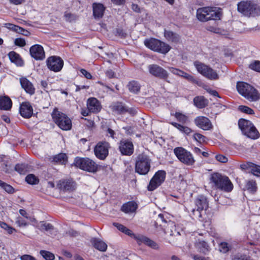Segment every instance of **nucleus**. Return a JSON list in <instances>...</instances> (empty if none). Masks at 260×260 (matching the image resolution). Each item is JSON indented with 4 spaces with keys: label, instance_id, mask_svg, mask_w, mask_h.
I'll return each instance as SVG.
<instances>
[{
    "label": "nucleus",
    "instance_id": "obj_1",
    "mask_svg": "<svg viewBox=\"0 0 260 260\" xmlns=\"http://www.w3.org/2000/svg\"><path fill=\"white\" fill-rule=\"evenodd\" d=\"M209 183L212 188L226 192L233 189V184L228 177L219 173H213L210 175Z\"/></svg>",
    "mask_w": 260,
    "mask_h": 260
},
{
    "label": "nucleus",
    "instance_id": "obj_2",
    "mask_svg": "<svg viewBox=\"0 0 260 260\" xmlns=\"http://www.w3.org/2000/svg\"><path fill=\"white\" fill-rule=\"evenodd\" d=\"M237 10L245 17L260 15V6L251 0L242 1L237 4Z\"/></svg>",
    "mask_w": 260,
    "mask_h": 260
},
{
    "label": "nucleus",
    "instance_id": "obj_3",
    "mask_svg": "<svg viewBox=\"0 0 260 260\" xmlns=\"http://www.w3.org/2000/svg\"><path fill=\"white\" fill-rule=\"evenodd\" d=\"M74 165L81 170L92 173L97 172L100 168L95 161L88 157H76Z\"/></svg>",
    "mask_w": 260,
    "mask_h": 260
},
{
    "label": "nucleus",
    "instance_id": "obj_4",
    "mask_svg": "<svg viewBox=\"0 0 260 260\" xmlns=\"http://www.w3.org/2000/svg\"><path fill=\"white\" fill-rule=\"evenodd\" d=\"M221 13L216 7H203L197 10V17L201 21L220 19Z\"/></svg>",
    "mask_w": 260,
    "mask_h": 260
},
{
    "label": "nucleus",
    "instance_id": "obj_5",
    "mask_svg": "<svg viewBox=\"0 0 260 260\" xmlns=\"http://www.w3.org/2000/svg\"><path fill=\"white\" fill-rule=\"evenodd\" d=\"M237 89L238 92L250 101H256L259 99V94L256 89L245 82H238Z\"/></svg>",
    "mask_w": 260,
    "mask_h": 260
},
{
    "label": "nucleus",
    "instance_id": "obj_6",
    "mask_svg": "<svg viewBox=\"0 0 260 260\" xmlns=\"http://www.w3.org/2000/svg\"><path fill=\"white\" fill-rule=\"evenodd\" d=\"M144 43L149 49L163 54H166L171 49L169 44L153 38L145 39Z\"/></svg>",
    "mask_w": 260,
    "mask_h": 260
},
{
    "label": "nucleus",
    "instance_id": "obj_7",
    "mask_svg": "<svg viewBox=\"0 0 260 260\" xmlns=\"http://www.w3.org/2000/svg\"><path fill=\"white\" fill-rule=\"evenodd\" d=\"M151 159L144 153L139 154L136 160L135 171L140 175H146L150 169Z\"/></svg>",
    "mask_w": 260,
    "mask_h": 260
},
{
    "label": "nucleus",
    "instance_id": "obj_8",
    "mask_svg": "<svg viewBox=\"0 0 260 260\" xmlns=\"http://www.w3.org/2000/svg\"><path fill=\"white\" fill-rule=\"evenodd\" d=\"M196 208L191 211V215L193 218L200 220L203 219L202 211H206L209 207V202L207 198L203 195H199L194 200Z\"/></svg>",
    "mask_w": 260,
    "mask_h": 260
},
{
    "label": "nucleus",
    "instance_id": "obj_9",
    "mask_svg": "<svg viewBox=\"0 0 260 260\" xmlns=\"http://www.w3.org/2000/svg\"><path fill=\"white\" fill-rule=\"evenodd\" d=\"M52 116L54 122L62 130L69 131L72 128L71 120L66 114L57 110H54Z\"/></svg>",
    "mask_w": 260,
    "mask_h": 260
},
{
    "label": "nucleus",
    "instance_id": "obj_10",
    "mask_svg": "<svg viewBox=\"0 0 260 260\" xmlns=\"http://www.w3.org/2000/svg\"><path fill=\"white\" fill-rule=\"evenodd\" d=\"M110 148V144L108 142L105 140L99 141L93 148L94 154L99 159L104 160L109 155Z\"/></svg>",
    "mask_w": 260,
    "mask_h": 260
},
{
    "label": "nucleus",
    "instance_id": "obj_11",
    "mask_svg": "<svg viewBox=\"0 0 260 260\" xmlns=\"http://www.w3.org/2000/svg\"><path fill=\"white\" fill-rule=\"evenodd\" d=\"M174 153L177 158L186 165L192 166L195 162L192 154L182 147L175 148L174 149Z\"/></svg>",
    "mask_w": 260,
    "mask_h": 260
},
{
    "label": "nucleus",
    "instance_id": "obj_12",
    "mask_svg": "<svg viewBox=\"0 0 260 260\" xmlns=\"http://www.w3.org/2000/svg\"><path fill=\"white\" fill-rule=\"evenodd\" d=\"M110 108L112 112L115 114L122 115L128 113L131 116H134L137 113V110L134 108H128L124 103L120 102L113 103Z\"/></svg>",
    "mask_w": 260,
    "mask_h": 260
},
{
    "label": "nucleus",
    "instance_id": "obj_13",
    "mask_svg": "<svg viewBox=\"0 0 260 260\" xmlns=\"http://www.w3.org/2000/svg\"><path fill=\"white\" fill-rule=\"evenodd\" d=\"M166 173L164 170H159L155 173L147 186L149 191H153L164 182Z\"/></svg>",
    "mask_w": 260,
    "mask_h": 260
},
{
    "label": "nucleus",
    "instance_id": "obj_14",
    "mask_svg": "<svg viewBox=\"0 0 260 260\" xmlns=\"http://www.w3.org/2000/svg\"><path fill=\"white\" fill-rule=\"evenodd\" d=\"M64 64L63 59L58 56H51L46 59V65L49 70L58 72L60 71Z\"/></svg>",
    "mask_w": 260,
    "mask_h": 260
},
{
    "label": "nucleus",
    "instance_id": "obj_15",
    "mask_svg": "<svg viewBox=\"0 0 260 260\" xmlns=\"http://www.w3.org/2000/svg\"><path fill=\"white\" fill-rule=\"evenodd\" d=\"M149 73L153 76L169 82L168 72L163 68L156 64H150L148 67Z\"/></svg>",
    "mask_w": 260,
    "mask_h": 260
},
{
    "label": "nucleus",
    "instance_id": "obj_16",
    "mask_svg": "<svg viewBox=\"0 0 260 260\" xmlns=\"http://www.w3.org/2000/svg\"><path fill=\"white\" fill-rule=\"evenodd\" d=\"M118 149L122 155L131 156L134 152V146L131 140L122 139L118 144Z\"/></svg>",
    "mask_w": 260,
    "mask_h": 260
},
{
    "label": "nucleus",
    "instance_id": "obj_17",
    "mask_svg": "<svg viewBox=\"0 0 260 260\" xmlns=\"http://www.w3.org/2000/svg\"><path fill=\"white\" fill-rule=\"evenodd\" d=\"M194 122L197 126L204 131L211 130L213 128L211 120L205 116L197 117L194 120Z\"/></svg>",
    "mask_w": 260,
    "mask_h": 260
},
{
    "label": "nucleus",
    "instance_id": "obj_18",
    "mask_svg": "<svg viewBox=\"0 0 260 260\" xmlns=\"http://www.w3.org/2000/svg\"><path fill=\"white\" fill-rule=\"evenodd\" d=\"M31 56L36 60H43L45 57L43 47L39 44L32 46L29 49Z\"/></svg>",
    "mask_w": 260,
    "mask_h": 260
},
{
    "label": "nucleus",
    "instance_id": "obj_19",
    "mask_svg": "<svg viewBox=\"0 0 260 260\" xmlns=\"http://www.w3.org/2000/svg\"><path fill=\"white\" fill-rule=\"evenodd\" d=\"M57 188L63 192L72 191L75 189V183L69 179H61L57 184Z\"/></svg>",
    "mask_w": 260,
    "mask_h": 260
},
{
    "label": "nucleus",
    "instance_id": "obj_20",
    "mask_svg": "<svg viewBox=\"0 0 260 260\" xmlns=\"http://www.w3.org/2000/svg\"><path fill=\"white\" fill-rule=\"evenodd\" d=\"M137 242L139 245L144 243L147 246L153 249H159V246L156 242L145 236L139 235V237L137 238Z\"/></svg>",
    "mask_w": 260,
    "mask_h": 260
},
{
    "label": "nucleus",
    "instance_id": "obj_21",
    "mask_svg": "<svg viewBox=\"0 0 260 260\" xmlns=\"http://www.w3.org/2000/svg\"><path fill=\"white\" fill-rule=\"evenodd\" d=\"M21 115L25 118H30L33 114L32 107L28 102H23L19 108Z\"/></svg>",
    "mask_w": 260,
    "mask_h": 260
},
{
    "label": "nucleus",
    "instance_id": "obj_22",
    "mask_svg": "<svg viewBox=\"0 0 260 260\" xmlns=\"http://www.w3.org/2000/svg\"><path fill=\"white\" fill-rule=\"evenodd\" d=\"M93 16L95 19H100L104 16L106 7L103 4L98 3L92 4Z\"/></svg>",
    "mask_w": 260,
    "mask_h": 260
},
{
    "label": "nucleus",
    "instance_id": "obj_23",
    "mask_svg": "<svg viewBox=\"0 0 260 260\" xmlns=\"http://www.w3.org/2000/svg\"><path fill=\"white\" fill-rule=\"evenodd\" d=\"M87 109L92 113H98L101 109L100 102L95 98H90L87 102Z\"/></svg>",
    "mask_w": 260,
    "mask_h": 260
},
{
    "label": "nucleus",
    "instance_id": "obj_24",
    "mask_svg": "<svg viewBox=\"0 0 260 260\" xmlns=\"http://www.w3.org/2000/svg\"><path fill=\"white\" fill-rule=\"evenodd\" d=\"M20 82L22 88L25 92L30 95H32L35 92V88L33 84L26 78L21 77L20 78Z\"/></svg>",
    "mask_w": 260,
    "mask_h": 260
},
{
    "label": "nucleus",
    "instance_id": "obj_25",
    "mask_svg": "<svg viewBox=\"0 0 260 260\" xmlns=\"http://www.w3.org/2000/svg\"><path fill=\"white\" fill-rule=\"evenodd\" d=\"M12 106V101L8 96H0V109L9 111Z\"/></svg>",
    "mask_w": 260,
    "mask_h": 260
},
{
    "label": "nucleus",
    "instance_id": "obj_26",
    "mask_svg": "<svg viewBox=\"0 0 260 260\" xmlns=\"http://www.w3.org/2000/svg\"><path fill=\"white\" fill-rule=\"evenodd\" d=\"M164 36L165 38L169 42H171L174 43H178L180 40V36L171 30H165Z\"/></svg>",
    "mask_w": 260,
    "mask_h": 260
},
{
    "label": "nucleus",
    "instance_id": "obj_27",
    "mask_svg": "<svg viewBox=\"0 0 260 260\" xmlns=\"http://www.w3.org/2000/svg\"><path fill=\"white\" fill-rule=\"evenodd\" d=\"M196 248L201 253L207 254L210 251V247L208 244L204 241H199L194 244Z\"/></svg>",
    "mask_w": 260,
    "mask_h": 260
},
{
    "label": "nucleus",
    "instance_id": "obj_28",
    "mask_svg": "<svg viewBox=\"0 0 260 260\" xmlns=\"http://www.w3.org/2000/svg\"><path fill=\"white\" fill-rule=\"evenodd\" d=\"M8 56L12 62L14 63L18 67L24 65V61L19 54L14 51H11L8 54Z\"/></svg>",
    "mask_w": 260,
    "mask_h": 260
},
{
    "label": "nucleus",
    "instance_id": "obj_29",
    "mask_svg": "<svg viewBox=\"0 0 260 260\" xmlns=\"http://www.w3.org/2000/svg\"><path fill=\"white\" fill-rule=\"evenodd\" d=\"M194 105L199 109H203L208 105V100L203 96H197L193 99Z\"/></svg>",
    "mask_w": 260,
    "mask_h": 260
},
{
    "label": "nucleus",
    "instance_id": "obj_30",
    "mask_svg": "<svg viewBox=\"0 0 260 260\" xmlns=\"http://www.w3.org/2000/svg\"><path fill=\"white\" fill-rule=\"evenodd\" d=\"M93 247L101 251H105L107 248V245L103 241L97 239L92 238L90 241Z\"/></svg>",
    "mask_w": 260,
    "mask_h": 260
},
{
    "label": "nucleus",
    "instance_id": "obj_31",
    "mask_svg": "<svg viewBox=\"0 0 260 260\" xmlns=\"http://www.w3.org/2000/svg\"><path fill=\"white\" fill-rule=\"evenodd\" d=\"M137 204L134 202H128L124 204L121 207V211L126 213H132L137 209Z\"/></svg>",
    "mask_w": 260,
    "mask_h": 260
},
{
    "label": "nucleus",
    "instance_id": "obj_32",
    "mask_svg": "<svg viewBox=\"0 0 260 260\" xmlns=\"http://www.w3.org/2000/svg\"><path fill=\"white\" fill-rule=\"evenodd\" d=\"M247 129V131L244 133V135L252 139H257L259 137V134L255 127L252 124Z\"/></svg>",
    "mask_w": 260,
    "mask_h": 260
},
{
    "label": "nucleus",
    "instance_id": "obj_33",
    "mask_svg": "<svg viewBox=\"0 0 260 260\" xmlns=\"http://www.w3.org/2000/svg\"><path fill=\"white\" fill-rule=\"evenodd\" d=\"M52 161L59 165H66L68 162V156L66 153H60L54 155Z\"/></svg>",
    "mask_w": 260,
    "mask_h": 260
},
{
    "label": "nucleus",
    "instance_id": "obj_34",
    "mask_svg": "<svg viewBox=\"0 0 260 260\" xmlns=\"http://www.w3.org/2000/svg\"><path fill=\"white\" fill-rule=\"evenodd\" d=\"M171 124L175 127L177 128L182 133H183L186 135H189L193 132V130L187 126L183 125L181 124L175 122H172L171 123Z\"/></svg>",
    "mask_w": 260,
    "mask_h": 260
},
{
    "label": "nucleus",
    "instance_id": "obj_35",
    "mask_svg": "<svg viewBox=\"0 0 260 260\" xmlns=\"http://www.w3.org/2000/svg\"><path fill=\"white\" fill-rule=\"evenodd\" d=\"M30 169V166L26 164H18L15 167V170L20 174H25Z\"/></svg>",
    "mask_w": 260,
    "mask_h": 260
},
{
    "label": "nucleus",
    "instance_id": "obj_36",
    "mask_svg": "<svg viewBox=\"0 0 260 260\" xmlns=\"http://www.w3.org/2000/svg\"><path fill=\"white\" fill-rule=\"evenodd\" d=\"M206 69H208L207 72L204 73V76L210 80H216L219 78L218 75L216 72L213 70L211 68L208 66L206 67Z\"/></svg>",
    "mask_w": 260,
    "mask_h": 260
},
{
    "label": "nucleus",
    "instance_id": "obj_37",
    "mask_svg": "<svg viewBox=\"0 0 260 260\" xmlns=\"http://www.w3.org/2000/svg\"><path fill=\"white\" fill-rule=\"evenodd\" d=\"M252 122L249 120H245L244 119H240L238 121V125L239 128L241 129L243 134L247 131V129L251 125Z\"/></svg>",
    "mask_w": 260,
    "mask_h": 260
},
{
    "label": "nucleus",
    "instance_id": "obj_38",
    "mask_svg": "<svg viewBox=\"0 0 260 260\" xmlns=\"http://www.w3.org/2000/svg\"><path fill=\"white\" fill-rule=\"evenodd\" d=\"M127 87L130 92L138 93L140 91L141 86L138 82L132 81L128 83Z\"/></svg>",
    "mask_w": 260,
    "mask_h": 260
},
{
    "label": "nucleus",
    "instance_id": "obj_39",
    "mask_svg": "<svg viewBox=\"0 0 260 260\" xmlns=\"http://www.w3.org/2000/svg\"><path fill=\"white\" fill-rule=\"evenodd\" d=\"M245 187L246 189L251 193H254L257 191V184L256 182L253 180L247 181Z\"/></svg>",
    "mask_w": 260,
    "mask_h": 260
},
{
    "label": "nucleus",
    "instance_id": "obj_40",
    "mask_svg": "<svg viewBox=\"0 0 260 260\" xmlns=\"http://www.w3.org/2000/svg\"><path fill=\"white\" fill-rule=\"evenodd\" d=\"M196 69L203 76H204V73L207 72L208 69H206V67H208V66L205 64L199 61H196L193 63Z\"/></svg>",
    "mask_w": 260,
    "mask_h": 260
},
{
    "label": "nucleus",
    "instance_id": "obj_41",
    "mask_svg": "<svg viewBox=\"0 0 260 260\" xmlns=\"http://www.w3.org/2000/svg\"><path fill=\"white\" fill-rule=\"evenodd\" d=\"M26 182L31 185L37 184L39 182V179L34 174H30L25 177Z\"/></svg>",
    "mask_w": 260,
    "mask_h": 260
},
{
    "label": "nucleus",
    "instance_id": "obj_42",
    "mask_svg": "<svg viewBox=\"0 0 260 260\" xmlns=\"http://www.w3.org/2000/svg\"><path fill=\"white\" fill-rule=\"evenodd\" d=\"M174 116L179 122L182 123H186L188 121V117L181 113L177 112L174 114Z\"/></svg>",
    "mask_w": 260,
    "mask_h": 260
},
{
    "label": "nucleus",
    "instance_id": "obj_43",
    "mask_svg": "<svg viewBox=\"0 0 260 260\" xmlns=\"http://www.w3.org/2000/svg\"><path fill=\"white\" fill-rule=\"evenodd\" d=\"M40 253L46 260H54L55 258L54 255L49 251L42 250Z\"/></svg>",
    "mask_w": 260,
    "mask_h": 260
},
{
    "label": "nucleus",
    "instance_id": "obj_44",
    "mask_svg": "<svg viewBox=\"0 0 260 260\" xmlns=\"http://www.w3.org/2000/svg\"><path fill=\"white\" fill-rule=\"evenodd\" d=\"M4 26L9 29L12 30L14 32L18 33L22 30V27L10 23H6L4 24Z\"/></svg>",
    "mask_w": 260,
    "mask_h": 260
},
{
    "label": "nucleus",
    "instance_id": "obj_45",
    "mask_svg": "<svg viewBox=\"0 0 260 260\" xmlns=\"http://www.w3.org/2000/svg\"><path fill=\"white\" fill-rule=\"evenodd\" d=\"M179 76L186 79L187 81L191 83H196L197 82V80L193 77V76L183 71H182Z\"/></svg>",
    "mask_w": 260,
    "mask_h": 260
},
{
    "label": "nucleus",
    "instance_id": "obj_46",
    "mask_svg": "<svg viewBox=\"0 0 260 260\" xmlns=\"http://www.w3.org/2000/svg\"><path fill=\"white\" fill-rule=\"evenodd\" d=\"M239 111L248 114L252 115L254 113L253 110L251 108L243 105L239 106L238 108Z\"/></svg>",
    "mask_w": 260,
    "mask_h": 260
},
{
    "label": "nucleus",
    "instance_id": "obj_47",
    "mask_svg": "<svg viewBox=\"0 0 260 260\" xmlns=\"http://www.w3.org/2000/svg\"><path fill=\"white\" fill-rule=\"evenodd\" d=\"M193 138L195 141L199 142L200 143L205 142L207 139V138L205 136L200 133H195L193 135Z\"/></svg>",
    "mask_w": 260,
    "mask_h": 260
},
{
    "label": "nucleus",
    "instance_id": "obj_48",
    "mask_svg": "<svg viewBox=\"0 0 260 260\" xmlns=\"http://www.w3.org/2000/svg\"><path fill=\"white\" fill-rule=\"evenodd\" d=\"M0 186L9 193H13L14 192V188L11 185L3 181L2 182Z\"/></svg>",
    "mask_w": 260,
    "mask_h": 260
},
{
    "label": "nucleus",
    "instance_id": "obj_49",
    "mask_svg": "<svg viewBox=\"0 0 260 260\" xmlns=\"http://www.w3.org/2000/svg\"><path fill=\"white\" fill-rule=\"evenodd\" d=\"M249 68L255 71L260 72V61H255L249 64Z\"/></svg>",
    "mask_w": 260,
    "mask_h": 260
},
{
    "label": "nucleus",
    "instance_id": "obj_50",
    "mask_svg": "<svg viewBox=\"0 0 260 260\" xmlns=\"http://www.w3.org/2000/svg\"><path fill=\"white\" fill-rule=\"evenodd\" d=\"M64 16L66 18V21L69 22H72L75 21L77 19V16L75 14H72L71 13H64Z\"/></svg>",
    "mask_w": 260,
    "mask_h": 260
},
{
    "label": "nucleus",
    "instance_id": "obj_51",
    "mask_svg": "<svg viewBox=\"0 0 260 260\" xmlns=\"http://www.w3.org/2000/svg\"><path fill=\"white\" fill-rule=\"evenodd\" d=\"M0 226L6 230L9 234H12L14 230V229L10 227L8 224H7L6 222L1 221L0 222Z\"/></svg>",
    "mask_w": 260,
    "mask_h": 260
},
{
    "label": "nucleus",
    "instance_id": "obj_52",
    "mask_svg": "<svg viewBox=\"0 0 260 260\" xmlns=\"http://www.w3.org/2000/svg\"><path fill=\"white\" fill-rule=\"evenodd\" d=\"M170 227L172 228L170 234V236L174 237H179L180 236L179 232L176 231V226L174 223H170Z\"/></svg>",
    "mask_w": 260,
    "mask_h": 260
},
{
    "label": "nucleus",
    "instance_id": "obj_53",
    "mask_svg": "<svg viewBox=\"0 0 260 260\" xmlns=\"http://www.w3.org/2000/svg\"><path fill=\"white\" fill-rule=\"evenodd\" d=\"M123 233L125 234L126 235L129 236V237H131L132 238H133L136 241H137V238H138L139 237V235H136L135 234H134L131 230L127 228L126 226L123 232Z\"/></svg>",
    "mask_w": 260,
    "mask_h": 260
},
{
    "label": "nucleus",
    "instance_id": "obj_54",
    "mask_svg": "<svg viewBox=\"0 0 260 260\" xmlns=\"http://www.w3.org/2000/svg\"><path fill=\"white\" fill-rule=\"evenodd\" d=\"M15 45L19 47H24L26 45L25 40L22 38H17L14 41Z\"/></svg>",
    "mask_w": 260,
    "mask_h": 260
},
{
    "label": "nucleus",
    "instance_id": "obj_55",
    "mask_svg": "<svg viewBox=\"0 0 260 260\" xmlns=\"http://www.w3.org/2000/svg\"><path fill=\"white\" fill-rule=\"evenodd\" d=\"M41 229L44 230L46 231L53 230V226L49 223H42L41 224Z\"/></svg>",
    "mask_w": 260,
    "mask_h": 260
},
{
    "label": "nucleus",
    "instance_id": "obj_56",
    "mask_svg": "<svg viewBox=\"0 0 260 260\" xmlns=\"http://www.w3.org/2000/svg\"><path fill=\"white\" fill-rule=\"evenodd\" d=\"M220 251L225 253L229 250V247L228 246V244L226 242H222L220 243L219 245Z\"/></svg>",
    "mask_w": 260,
    "mask_h": 260
},
{
    "label": "nucleus",
    "instance_id": "obj_57",
    "mask_svg": "<svg viewBox=\"0 0 260 260\" xmlns=\"http://www.w3.org/2000/svg\"><path fill=\"white\" fill-rule=\"evenodd\" d=\"M233 260H251L250 258L246 255L236 254L234 256Z\"/></svg>",
    "mask_w": 260,
    "mask_h": 260
},
{
    "label": "nucleus",
    "instance_id": "obj_58",
    "mask_svg": "<svg viewBox=\"0 0 260 260\" xmlns=\"http://www.w3.org/2000/svg\"><path fill=\"white\" fill-rule=\"evenodd\" d=\"M215 158L217 161L222 163L226 162L228 160V158L226 157L221 154L216 155Z\"/></svg>",
    "mask_w": 260,
    "mask_h": 260
},
{
    "label": "nucleus",
    "instance_id": "obj_59",
    "mask_svg": "<svg viewBox=\"0 0 260 260\" xmlns=\"http://www.w3.org/2000/svg\"><path fill=\"white\" fill-rule=\"evenodd\" d=\"M251 172L252 173L256 176H260V167L255 165L254 167H253L251 169Z\"/></svg>",
    "mask_w": 260,
    "mask_h": 260
},
{
    "label": "nucleus",
    "instance_id": "obj_60",
    "mask_svg": "<svg viewBox=\"0 0 260 260\" xmlns=\"http://www.w3.org/2000/svg\"><path fill=\"white\" fill-rule=\"evenodd\" d=\"M116 36L121 38H125L126 37V34L121 28H117L116 30Z\"/></svg>",
    "mask_w": 260,
    "mask_h": 260
},
{
    "label": "nucleus",
    "instance_id": "obj_61",
    "mask_svg": "<svg viewBox=\"0 0 260 260\" xmlns=\"http://www.w3.org/2000/svg\"><path fill=\"white\" fill-rule=\"evenodd\" d=\"M80 72L87 79H91L92 78V75L90 73L87 72L86 70L82 69L80 70Z\"/></svg>",
    "mask_w": 260,
    "mask_h": 260
},
{
    "label": "nucleus",
    "instance_id": "obj_62",
    "mask_svg": "<svg viewBox=\"0 0 260 260\" xmlns=\"http://www.w3.org/2000/svg\"><path fill=\"white\" fill-rule=\"evenodd\" d=\"M169 69L170 70V71L174 75H176L177 76H180L181 72H182V70H179L178 69H177V68H173V67H169Z\"/></svg>",
    "mask_w": 260,
    "mask_h": 260
},
{
    "label": "nucleus",
    "instance_id": "obj_63",
    "mask_svg": "<svg viewBox=\"0 0 260 260\" xmlns=\"http://www.w3.org/2000/svg\"><path fill=\"white\" fill-rule=\"evenodd\" d=\"M113 225L116 227L119 231L123 233L124 230L125 229V226L123 224L117 222H113Z\"/></svg>",
    "mask_w": 260,
    "mask_h": 260
},
{
    "label": "nucleus",
    "instance_id": "obj_64",
    "mask_svg": "<svg viewBox=\"0 0 260 260\" xmlns=\"http://www.w3.org/2000/svg\"><path fill=\"white\" fill-rule=\"evenodd\" d=\"M21 260H37L36 258L30 255H23L21 257Z\"/></svg>",
    "mask_w": 260,
    "mask_h": 260
}]
</instances>
